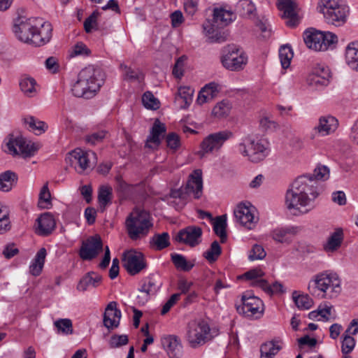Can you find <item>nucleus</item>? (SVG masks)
<instances>
[{
  "mask_svg": "<svg viewBox=\"0 0 358 358\" xmlns=\"http://www.w3.org/2000/svg\"><path fill=\"white\" fill-rule=\"evenodd\" d=\"M308 289L313 296H320L318 292H322V298H332L341 292V280L336 273H320L309 282Z\"/></svg>",
  "mask_w": 358,
  "mask_h": 358,
  "instance_id": "obj_3",
  "label": "nucleus"
},
{
  "mask_svg": "<svg viewBox=\"0 0 358 358\" xmlns=\"http://www.w3.org/2000/svg\"><path fill=\"white\" fill-rule=\"evenodd\" d=\"M103 242L99 235L90 236L83 241L79 252L80 257L83 260H92L103 250Z\"/></svg>",
  "mask_w": 358,
  "mask_h": 358,
  "instance_id": "obj_16",
  "label": "nucleus"
},
{
  "mask_svg": "<svg viewBox=\"0 0 358 358\" xmlns=\"http://www.w3.org/2000/svg\"><path fill=\"white\" fill-rule=\"evenodd\" d=\"M117 183V191L121 193L123 196H127L131 192V186L127 183L121 176H117L115 177Z\"/></svg>",
  "mask_w": 358,
  "mask_h": 358,
  "instance_id": "obj_57",
  "label": "nucleus"
},
{
  "mask_svg": "<svg viewBox=\"0 0 358 358\" xmlns=\"http://www.w3.org/2000/svg\"><path fill=\"white\" fill-rule=\"evenodd\" d=\"M215 23L208 22L203 25V29L207 37V41L210 43H222L227 41L229 33L227 30L221 29Z\"/></svg>",
  "mask_w": 358,
  "mask_h": 358,
  "instance_id": "obj_21",
  "label": "nucleus"
},
{
  "mask_svg": "<svg viewBox=\"0 0 358 358\" xmlns=\"http://www.w3.org/2000/svg\"><path fill=\"white\" fill-rule=\"evenodd\" d=\"M210 327L205 321L192 322L188 325L187 339L192 348H197L207 341Z\"/></svg>",
  "mask_w": 358,
  "mask_h": 358,
  "instance_id": "obj_12",
  "label": "nucleus"
},
{
  "mask_svg": "<svg viewBox=\"0 0 358 358\" xmlns=\"http://www.w3.org/2000/svg\"><path fill=\"white\" fill-rule=\"evenodd\" d=\"M345 62L352 69L358 71V41L351 42L346 47Z\"/></svg>",
  "mask_w": 358,
  "mask_h": 358,
  "instance_id": "obj_31",
  "label": "nucleus"
},
{
  "mask_svg": "<svg viewBox=\"0 0 358 358\" xmlns=\"http://www.w3.org/2000/svg\"><path fill=\"white\" fill-rule=\"evenodd\" d=\"M107 133L105 130L92 132L85 136V141L90 145H96L103 141L106 137Z\"/></svg>",
  "mask_w": 358,
  "mask_h": 358,
  "instance_id": "obj_50",
  "label": "nucleus"
},
{
  "mask_svg": "<svg viewBox=\"0 0 358 358\" xmlns=\"http://www.w3.org/2000/svg\"><path fill=\"white\" fill-rule=\"evenodd\" d=\"M167 146L172 150H177L180 145L179 136L175 132L169 133L166 137Z\"/></svg>",
  "mask_w": 358,
  "mask_h": 358,
  "instance_id": "obj_60",
  "label": "nucleus"
},
{
  "mask_svg": "<svg viewBox=\"0 0 358 358\" xmlns=\"http://www.w3.org/2000/svg\"><path fill=\"white\" fill-rule=\"evenodd\" d=\"M194 90L189 87H180L178 89V94L176 96V101L181 102V108H187L192 101Z\"/></svg>",
  "mask_w": 358,
  "mask_h": 358,
  "instance_id": "obj_37",
  "label": "nucleus"
},
{
  "mask_svg": "<svg viewBox=\"0 0 358 358\" xmlns=\"http://www.w3.org/2000/svg\"><path fill=\"white\" fill-rule=\"evenodd\" d=\"M166 131V128L164 124L161 123L157 119L150 131V134L147 138L146 146L152 148L151 143L154 144L155 147L157 148L161 143V136H164Z\"/></svg>",
  "mask_w": 358,
  "mask_h": 358,
  "instance_id": "obj_27",
  "label": "nucleus"
},
{
  "mask_svg": "<svg viewBox=\"0 0 358 358\" xmlns=\"http://www.w3.org/2000/svg\"><path fill=\"white\" fill-rule=\"evenodd\" d=\"M227 215H222L216 217L213 223V231L215 234L220 238V242L224 243L227 241Z\"/></svg>",
  "mask_w": 358,
  "mask_h": 358,
  "instance_id": "obj_35",
  "label": "nucleus"
},
{
  "mask_svg": "<svg viewBox=\"0 0 358 358\" xmlns=\"http://www.w3.org/2000/svg\"><path fill=\"white\" fill-rule=\"evenodd\" d=\"M129 343L127 335L113 334L109 340V345L110 348H117L127 345Z\"/></svg>",
  "mask_w": 358,
  "mask_h": 358,
  "instance_id": "obj_55",
  "label": "nucleus"
},
{
  "mask_svg": "<svg viewBox=\"0 0 358 358\" xmlns=\"http://www.w3.org/2000/svg\"><path fill=\"white\" fill-rule=\"evenodd\" d=\"M221 55V63L229 71H241L247 64V55L236 45L231 44L224 47Z\"/></svg>",
  "mask_w": 358,
  "mask_h": 358,
  "instance_id": "obj_6",
  "label": "nucleus"
},
{
  "mask_svg": "<svg viewBox=\"0 0 358 358\" xmlns=\"http://www.w3.org/2000/svg\"><path fill=\"white\" fill-rule=\"evenodd\" d=\"M241 305L236 306L239 314L249 318H259L263 315L264 304L262 301L250 292H245L241 297Z\"/></svg>",
  "mask_w": 358,
  "mask_h": 358,
  "instance_id": "obj_8",
  "label": "nucleus"
},
{
  "mask_svg": "<svg viewBox=\"0 0 358 358\" xmlns=\"http://www.w3.org/2000/svg\"><path fill=\"white\" fill-rule=\"evenodd\" d=\"M232 136V132L228 130L209 134L201 143V150L199 152V155L203 157L206 153L219 150L224 143Z\"/></svg>",
  "mask_w": 358,
  "mask_h": 358,
  "instance_id": "obj_13",
  "label": "nucleus"
},
{
  "mask_svg": "<svg viewBox=\"0 0 358 358\" xmlns=\"http://www.w3.org/2000/svg\"><path fill=\"white\" fill-rule=\"evenodd\" d=\"M344 5L345 4L343 3V0H320L317 10L320 13L324 15Z\"/></svg>",
  "mask_w": 358,
  "mask_h": 358,
  "instance_id": "obj_41",
  "label": "nucleus"
},
{
  "mask_svg": "<svg viewBox=\"0 0 358 358\" xmlns=\"http://www.w3.org/2000/svg\"><path fill=\"white\" fill-rule=\"evenodd\" d=\"M126 229L131 240H138L148 234L152 227L150 213L141 209H134L125 221Z\"/></svg>",
  "mask_w": 358,
  "mask_h": 358,
  "instance_id": "obj_4",
  "label": "nucleus"
},
{
  "mask_svg": "<svg viewBox=\"0 0 358 358\" xmlns=\"http://www.w3.org/2000/svg\"><path fill=\"white\" fill-rule=\"evenodd\" d=\"M320 188L311 175L298 177L287 190L285 202L289 209L307 213L313 208L312 202L319 196Z\"/></svg>",
  "mask_w": 358,
  "mask_h": 358,
  "instance_id": "obj_1",
  "label": "nucleus"
},
{
  "mask_svg": "<svg viewBox=\"0 0 358 358\" xmlns=\"http://www.w3.org/2000/svg\"><path fill=\"white\" fill-rule=\"evenodd\" d=\"M235 20V15L231 10L222 8H215L213 10V23L220 27H226Z\"/></svg>",
  "mask_w": 358,
  "mask_h": 358,
  "instance_id": "obj_29",
  "label": "nucleus"
},
{
  "mask_svg": "<svg viewBox=\"0 0 358 358\" xmlns=\"http://www.w3.org/2000/svg\"><path fill=\"white\" fill-rule=\"evenodd\" d=\"M294 53L291 46L288 44L282 45L279 49V57L283 69H287L293 58Z\"/></svg>",
  "mask_w": 358,
  "mask_h": 358,
  "instance_id": "obj_43",
  "label": "nucleus"
},
{
  "mask_svg": "<svg viewBox=\"0 0 358 358\" xmlns=\"http://www.w3.org/2000/svg\"><path fill=\"white\" fill-rule=\"evenodd\" d=\"M54 324L59 331L64 334H73V324L70 319H59L55 321Z\"/></svg>",
  "mask_w": 358,
  "mask_h": 358,
  "instance_id": "obj_54",
  "label": "nucleus"
},
{
  "mask_svg": "<svg viewBox=\"0 0 358 358\" xmlns=\"http://www.w3.org/2000/svg\"><path fill=\"white\" fill-rule=\"evenodd\" d=\"M231 105L228 100H222L217 103L212 110V114L218 118L224 117L230 113Z\"/></svg>",
  "mask_w": 358,
  "mask_h": 358,
  "instance_id": "obj_47",
  "label": "nucleus"
},
{
  "mask_svg": "<svg viewBox=\"0 0 358 358\" xmlns=\"http://www.w3.org/2000/svg\"><path fill=\"white\" fill-rule=\"evenodd\" d=\"M120 68L124 71V79L129 81H140L143 79V74L138 69H133L125 64H121Z\"/></svg>",
  "mask_w": 358,
  "mask_h": 358,
  "instance_id": "obj_53",
  "label": "nucleus"
},
{
  "mask_svg": "<svg viewBox=\"0 0 358 358\" xmlns=\"http://www.w3.org/2000/svg\"><path fill=\"white\" fill-rule=\"evenodd\" d=\"M255 9L254 4L248 0H241L236 6V12L243 17L249 16Z\"/></svg>",
  "mask_w": 358,
  "mask_h": 358,
  "instance_id": "obj_49",
  "label": "nucleus"
},
{
  "mask_svg": "<svg viewBox=\"0 0 358 358\" xmlns=\"http://www.w3.org/2000/svg\"><path fill=\"white\" fill-rule=\"evenodd\" d=\"M343 239V233L341 229H336L329 238L324 250L327 252H334L339 248Z\"/></svg>",
  "mask_w": 358,
  "mask_h": 358,
  "instance_id": "obj_39",
  "label": "nucleus"
},
{
  "mask_svg": "<svg viewBox=\"0 0 358 358\" xmlns=\"http://www.w3.org/2000/svg\"><path fill=\"white\" fill-rule=\"evenodd\" d=\"M222 253V248L217 241H214L208 250L203 252V257L208 260V262H215Z\"/></svg>",
  "mask_w": 358,
  "mask_h": 358,
  "instance_id": "obj_45",
  "label": "nucleus"
},
{
  "mask_svg": "<svg viewBox=\"0 0 358 358\" xmlns=\"http://www.w3.org/2000/svg\"><path fill=\"white\" fill-rule=\"evenodd\" d=\"M338 122L337 119L331 115L322 116L319 119V124L315 129L322 135H328L334 132L338 127Z\"/></svg>",
  "mask_w": 358,
  "mask_h": 358,
  "instance_id": "obj_30",
  "label": "nucleus"
},
{
  "mask_svg": "<svg viewBox=\"0 0 358 358\" xmlns=\"http://www.w3.org/2000/svg\"><path fill=\"white\" fill-rule=\"evenodd\" d=\"M102 281V276L94 271L87 273L78 282L77 289L80 292H85L90 286L97 287Z\"/></svg>",
  "mask_w": 358,
  "mask_h": 358,
  "instance_id": "obj_28",
  "label": "nucleus"
},
{
  "mask_svg": "<svg viewBox=\"0 0 358 358\" xmlns=\"http://www.w3.org/2000/svg\"><path fill=\"white\" fill-rule=\"evenodd\" d=\"M341 341V351L343 355H348L350 353L355 346V339L351 334L344 332Z\"/></svg>",
  "mask_w": 358,
  "mask_h": 358,
  "instance_id": "obj_51",
  "label": "nucleus"
},
{
  "mask_svg": "<svg viewBox=\"0 0 358 358\" xmlns=\"http://www.w3.org/2000/svg\"><path fill=\"white\" fill-rule=\"evenodd\" d=\"M52 27L48 22H42V20L38 19V25L36 27V35L34 39H32V45L35 46H41L50 41L52 37Z\"/></svg>",
  "mask_w": 358,
  "mask_h": 358,
  "instance_id": "obj_20",
  "label": "nucleus"
},
{
  "mask_svg": "<svg viewBox=\"0 0 358 358\" xmlns=\"http://www.w3.org/2000/svg\"><path fill=\"white\" fill-rule=\"evenodd\" d=\"M180 299V294H173L168 299V301L162 306L161 314L162 315L166 314L171 308Z\"/></svg>",
  "mask_w": 358,
  "mask_h": 358,
  "instance_id": "obj_62",
  "label": "nucleus"
},
{
  "mask_svg": "<svg viewBox=\"0 0 358 358\" xmlns=\"http://www.w3.org/2000/svg\"><path fill=\"white\" fill-rule=\"evenodd\" d=\"M17 176L12 171H6L0 174V190L9 192L17 183Z\"/></svg>",
  "mask_w": 358,
  "mask_h": 358,
  "instance_id": "obj_33",
  "label": "nucleus"
},
{
  "mask_svg": "<svg viewBox=\"0 0 358 358\" xmlns=\"http://www.w3.org/2000/svg\"><path fill=\"white\" fill-rule=\"evenodd\" d=\"M202 229L195 225L187 226L180 229L173 237L176 242L195 247L201 242Z\"/></svg>",
  "mask_w": 358,
  "mask_h": 358,
  "instance_id": "obj_15",
  "label": "nucleus"
},
{
  "mask_svg": "<svg viewBox=\"0 0 358 358\" xmlns=\"http://www.w3.org/2000/svg\"><path fill=\"white\" fill-rule=\"evenodd\" d=\"M122 262L124 268L131 275L139 273L147 266L143 254L136 250L124 252Z\"/></svg>",
  "mask_w": 358,
  "mask_h": 358,
  "instance_id": "obj_14",
  "label": "nucleus"
},
{
  "mask_svg": "<svg viewBox=\"0 0 358 358\" xmlns=\"http://www.w3.org/2000/svg\"><path fill=\"white\" fill-rule=\"evenodd\" d=\"M282 349L278 342L268 341L261 345V358H274L278 352Z\"/></svg>",
  "mask_w": 358,
  "mask_h": 358,
  "instance_id": "obj_38",
  "label": "nucleus"
},
{
  "mask_svg": "<svg viewBox=\"0 0 358 358\" xmlns=\"http://www.w3.org/2000/svg\"><path fill=\"white\" fill-rule=\"evenodd\" d=\"M348 14L349 8L344 5L323 15V17L326 23L335 27H341L346 22Z\"/></svg>",
  "mask_w": 358,
  "mask_h": 358,
  "instance_id": "obj_24",
  "label": "nucleus"
},
{
  "mask_svg": "<svg viewBox=\"0 0 358 358\" xmlns=\"http://www.w3.org/2000/svg\"><path fill=\"white\" fill-rule=\"evenodd\" d=\"M278 8L283 11L282 17L287 18L286 24L290 27H294L299 24L298 15L295 11L296 2L293 0H281Z\"/></svg>",
  "mask_w": 358,
  "mask_h": 358,
  "instance_id": "obj_19",
  "label": "nucleus"
},
{
  "mask_svg": "<svg viewBox=\"0 0 358 358\" xmlns=\"http://www.w3.org/2000/svg\"><path fill=\"white\" fill-rule=\"evenodd\" d=\"M143 106L148 109L157 110L160 107L159 101L150 92H146L142 96Z\"/></svg>",
  "mask_w": 358,
  "mask_h": 358,
  "instance_id": "obj_52",
  "label": "nucleus"
},
{
  "mask_svg": "<svg viewBox=\"0 0 358 358\" xmlns=\"http://www.w3.org/2000/svg\"><path fill=\"white\" fill-rule=\"evenodd\" d=\"M313 178L317 180H327L329 178V169L324 165H320L314 170Z\"/></svg>",
  "mask_w": 358,
  "mask_h": 358,
  "instance_id": "obj_56",
  "label": "nucleus"
},
{
  "mask_svg": "<svg viewBox=\"0 0 358 358\" xmlns=\"http://www.w3.org/2000/svg\"><path fill=\"white\" fill-rule=\"evenodd\" d=\"M266 252L264 249L259 245H255L250 250L249 255V259L254 261L257 259H263L266 257Z\"/></svg>",
  "mask_w": 358,
  "mask_h": 358,
  "instance_id": "obj_58",
  "label": "nucleus"
},
{
  "mask_svg": "<svg viewBox=\"0 0 358 358\" xmlns=\"http://www.w3.org/2000/svg\"><path fill=\"white\" fill-rule=\"evenodd\" d=\"M24 124L29 126V129L35 132L36 134H41L48 129V124L38 120L34 116H27L22 120Z\"/></svg>",
  "mask_w": 358,
  "mask_h": 358,
  "instance_id": "obj_36",
  "label": "nucleus"
},
{
  "mask_svg": "<svg viewBox=\"0 0 358 358\" xmlns=\"http://www.w3.org/2000/svg\"><path fill=\"white\" fill-rule=\"evenodd\" d=\"M36 233L40 236H48L55 228V220L50 213L42 214L37 220Z\"/></svg>",
  "mask_w": 358,
  "mask_h": 358,
  "instance_id": "obj_25",
  "label": "nucleus"
},
{
  "mask_svg": "<svg viewBox=\"0 0 358 358\" xmlns=\"http://www.w3.org/2000/svg\"><path fill=\"white\" fill-rule=\"evenodd\" d=\"M292 299L297 308L300 309H309L313 304V300L308 294H299L297 291L293 292Z\"/></svg>",
  "mask_w": 358,
  "mask_h": 358,
  "instance_id": "obj_44",
  "label": "nucleus"
},
{
  "mask_svg": "<svg viewBox=\"0 0 358 358\" xmlns=\"http://www.w3.org/2000/svg\"><path fill=\"white\" fill-rule=\"evenodd\" d=\"M162 345L169 358H180L182 355V345L178 336H165L162 338Z\"/></svg>",
  "mask_w": 358,
  "mask_h": 358,
  "instance_id": "obj_23",
  "label": "nucleus"
},
{
  "mask_svg": "<svg viewBox=\"0 0 358 358\" xmlns=\"http://www.w3.org/2000/svg\"><path fill=\"white\" fill-rule=\"evenodd\" d=\"M39 201L51 204V194L48 189V182H46L41 188L39 193Z\"/></svg>",
  "mask_w": 358,
  "mask_h": 358,
  "instance_id": "obj_64",
  "label": "nucleus"
},
{
  "mask_svg": "<svg viewBox=\"0 0 358 358\" xmlns=\"http://www.w3.org/2000/svg\"><path fill=\"white\" fill-rule=\"evenodd\" d=\"M303 41L309 49L325 51L338 42V37L331 32H322L310 28L303 32Z\"/></svg>",
  "mask_w": 358,
  "mask_h": 358,
  "instance_id": "obj_5",
  "label": "nucleus"
},
{
  "mask_svg": "<svg viewBox=\"0 0 358 358\" xmlns=\"http://www.w3.org/2000/svg\"><path fill=\"white\" fill-rule=\"evenodd\" d=\"M38 19L18 17L13 26V32L18 40L24 43L32 44V39L36 35Z\"/></svg>",
  "mask_w": 358,
  "mask_h": 358,
  "instance_id": "obj_9",
  "label": "nucleus"
},
{
  "mask_svg": "<svg viewBox=\"0 0 358 358\" xmlns=\"http://www.w3.org/2000/svg\"><path fill=\"white\" fill-rule=\"evenodd\" d=\"M6 146L10 154L20 155L23 158L34 156L38 150V147L35 143L26 140L21 136L14 137L13 135H10Z\"/></svg>",
  "mask_w": 358,
  "mask_h": 358,
  "instance_id": "obj_10",
  "label": "nucleus"
},
{
  "mask_svg": "<svg viewBox=\"0 0 358 358\" xmlns=\"http://www.w3.org/2000/svg\"><path fill=\"white\" fill-rule=\"evenodd\" d=\"M99 15V13L97 10L94 11L84 22V29L87 33H90L94 28V26L96 25V18Z\"/></svg>",
  "mask_w": 358,
  "mask_h": 358,
  "instance_id": "obj_61",
  "label": "nucleus"
},
{
  "mask_svg": "<svg viewBox=\"0 0 358 358\" xmlns=\"http://www.w3.org/2000/svg\"><path fill=\"white\" fill-rule=\"evenodd\" d=\"M331 73L329 69L324 64H317L308 77L309 85L313 87L327 86L329 83Z\"/></svg>",
  "mask_w": 358,
  "mask_h": 358,
  "instance_id": "obj_17",
  "label": "nucleus"
},
{
  "mask_svg": "<svg viewBox=\"0 0 358 358\" xmlns=\"http://www.w3.org/2000/svg\"><path fill=\"white\" fill-rule=\"evenodd\" d=\"M90 153L93 156L96 155L94 152H85L80 148H77L69 153L70 164L74 166L78 173H83L90 167Z\"/></svg>",
  "mask_w": 358,
  "mask_h": 358,
  "instance_id": "obj_18",
  "label": "nucleus"
},
{
  "mask_svg": "<svg viewBox=\"0 0 358 358\" xmlns=\"http://www.w3.org/2000/svg\"><path fill=\"white\" fill-rule=\"evenodd\" d=\"M171 257L173 264L178 270L189 271L194 266L193 263L187 262L186 258L180 254H171Z\"/></svg>",
  "mask_w": 358,
  "mask_h": 358,
  "instance_id": "obj_42",
  "label": "nucleus"
},
{
  "mask_svg": "<svg viewBox=\"0 0 358 358\" xmlns=\"http://www.w3.org/2000/svg\"><path fill=\"white\" fill-rule=\"evenodd\" d=\"M36 85V80L33 78H24L20 82V87L21 90L27 96H33L36 92L35 85Z\"/></svg>",
  "mask_w": 358,
  "mask_h": 358,
  "instance_id": "obj_46",
  "label": "nucleus"
},
{
  "mask_svg": "<svg viewBox=\"0 0 358 358\" xmlns=\"http://www.w3.org/2000/svg\"><path fill=\"white\" fill-rule=\"evenodd\" d=\"M47 252L45 248H41L36 253L34 262L29 266L31 275L38 276L41 274L44 266Z\"/></svg>",
  "mask_w": 358,
  "mask_h": 358,
  "instance_id": "obj_32",
  "label": "nucleus"
},
{
  "mask_svg": "<svg viewBox=\"0 0 358 358\" xmlns=\"http://www.w3.org/2000/svg\"><path fill=\"white\" fill-rule=\"evenodd\" d=\"M11 228V224L9 220V213L6 211L0 217V234H4L8 231Z\"/></svg>",
  "mask_w": 358,
  "mask_h": 358,
  "instance_id": "obj_63",
  "label": "nucleus"
},
{
  "mask_svg": "<svg viewBox=\"0 0 358 358\" xmlns=\"http://www.w3.org/2000/svg\"><path fill=\"white\" fill-rule=\"evenodd\" d=\"M237 151L248 160L257 163L262 161L268 155L266 148L261 143L255 141L250 137H245L236 147Z\"/></svg>",
  "mask_w": 358,
  "mask_h": 358,
  "instance_id": "obj_7",
  "label": "nucleus"
},
{
  "mask_svg": "<svg viewBox=\"0 0 358 358\" xmlns=\"http://www.w3.org/2000/svg\"><path fill=\"white\" fill-rule=\"evenodd\" d=\"M202 171L200 169H196L189 176L185 187L184 189L172 191L171 196L173 198L185 199V194L194 193V198L199 199L202 194Z\"/></svg>",
  "mask_w": 358,
  "mask_h": 358,
  "instance_id": "obj_11",
  "label": "nucleus"
},
{
  "mask_svg": "<svg viewBox=\"0 0 358 358\" xmlns=\"http://www.w3.org/2000/svg\"><path fill=\"white\" fill-rule=\"evenodd\" d=\"M160 285L157 277L155 275H150L144 279L141 287H142L143 289H145L147 293H150L153 295L157 292Z\"/></svg>",
  "mask_w": 358,
  "mask_h": 358,
  "instance_id": "obj_48",
  "label": "nucleus"
},
{
  "mask_svg": "<svg viewBox=\"0 0 358 358\" xmlns=\"http://www.w3.org/2000/svg\"><path fill=\"white\" fill-rule=\"evenodd\" d=\"M121 311L117 308L115 301L110 302L103 314V325L108 329L117 328L120 324Z\"/></svg>",
  "mask_w": 358,
  "mask_h": 358,
  "instance_id": "obj_22",
  "label": "nucleus"
},
{
  "mask_svg": "<svg viewBox=\"0 0 358 358\" xmlns=\"http://www.w3.org/2000/svg\"><path fill=\"white\" fill-rule=\"evenodd\" d=\"M113 195V189L109 185H102L98 192V201L101 210L103 212L106 207L112 203Z\"/></svg>",
  "mask_w": 358,
  "mask_h": 358,
  "instance_id": "obj_34",
  "label": "nucleus"
},
{
  "mask_svg": "<svg viewBox=\"0 0 358 358\" xmlns=\"http://www.w3.org/2000/svg\"><path fill=\"white\" fill-rule=\"evenodd\" d=\"M234 215L237 221L248 229H251V225L254 222V215L252 213L250 207L244 203L238 205L234 210Z\"/></svg>",
  "mask_w": 358,
  "mask_h": 358,
  "instance_id": "obj_26",
  "label": "nucleus"
},
{
  "mask_svg": "<svg viewBox=\"0 0 358 358\" xmlns=\"http://www.w3.org/2000/svg\"><path fill=\"white\" fill-rule=\"evenodd\" d=\"M290 233L289 229H276L272 231V238L278 243H289V241L285 237L287 234Z\"/></svg>",
  "mask_w": 358,
  "mask_h": 358,
  "instance_id": "obj_59",
  "label": "nucleus"
},
{
  "mask_svg": "<svg viewBox=\"0 0 358 358\" xmlns=\"http://www.w3.org/2000/svg\"><path fill=\"white\" fill-rule=\"evenodd\" d=\"M170 236L168 232L155 234L150 239V246L157 250H162L170 245Z\"/></svg>",
  "mask_w": 358,
  "mask_h": 358,
  "instance_id": "obj_40",
  "label": "nucleus"
},
{
  "mask_svg": "<svg viewBox=\"0 0 358 358\" xmlns=\"http://www.w3.org/2000/svg\"><path fill=\"white\" fill-rule=\"evenodd\" d=\"M105 73L99 69L90 65L82 69L78 74V79L71 90L76 97L86 99L94 96L103 85Z\"/></svg>",
  "mask_w": 358,
  "mask_h": 358,
  "instance_id": "obj_2",
  "label": "nucleus"
}]
</instances>
